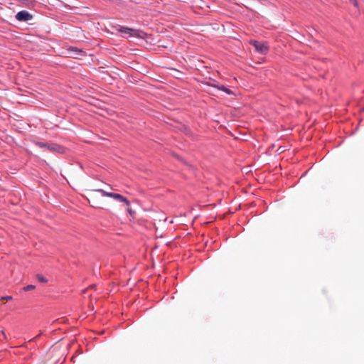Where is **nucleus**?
I'll use <instances>...</instances> for the list:
<instances>
[{"instance_id":"f257e3e1","label":"nucleus","mask_w":364,"mask_h":364,"mask_svg":"<svg viewBox=\"0 0 364 364\" xmlns=\"http://www.w3.org/2000/svg\"><path fill=\"white\" fill-rule=\"evenodd\" d=\"M95 191L101 193L102 195L105 197L112 198L119 202L123 203L127 207H129L131 205L129 200L121 194L108 192L103 189H97Z\"/></svg>"},{"instance_id":"f03ea898","label":"nucleus","mask_w":364,"mask_h":364,"mask_svg":"<svg viewBox=\"0 0 364 364\" xmlns=\"http://www.w3.org/2000/svg\"><path fill=\"white\" fill-rule=\"evenodd\" d=\"M250 43L255 48L256 50L261 54H266L269 50V46L266 42L251 41Z\"/></svg>"},{"instance_id":"7ed1b4c3","label":"nucleus","mask_w":364,"mask_h":364,"mask_svg":"<svg viewBox=\"0 0 364 364\" xmlns=\"http://www.w3.org/2000/svg\"><path fill=\"white\" fill-rule=\"evenodd\" d=\"M32 15L26 11H21L17 13L16 18L19 21H28L32 19Z\"/></svg>"},{"instance_id":"20e7f679","label":"nucleus","mask_w":364,"mask_h":364,"mask_svg":"<svg viewBox=\"0 0 364 364\" xmlns=\"http://www.w3.org/2000/svg\"><path fill=\"white\" fill-rule=\"evenodd\" d=\"M119 31L121 32V33L129 34L130 36H134L135 35L134 33L136 32L135 30H133V29H131V28H125V27L120 28L119 29Z\"/></svg>"},{"instance_id":"39448f33","label":"nucleus","mask_w":364,"mask_h":364,"mask_svg":"<svg viewBox=\"0 0 364 364\" xmlns=\"http://www.w3.org/2000/svg\"><path fill=\"white\" fill-rule=\"evenodd\" d=\"M36 279L38 282H42V283H47L48 282V279L44 277L43 275L41 274H37L36 275Z\"/></svg>"},{"instance_id":"423d86ee","label":"nucleus","mask_w":364,"mask_h":364,"mask_svg":"<svg viewBox=\"0 0 364 364\" xmlns=\"http://www.w3.org/2000/svg\"><path fill=\"white\" fill-rule=\"evenodd\" d=\"M35 288H36V287L34 285L30 284V285H27L26 287H24L23 290L25 291H28L33 290Z\"/></svg>"},{"instance_id":"0eeeda50","label":"nucleus","mask_w":364,"mask_h":364,"mask_svg":"<svg viewBox=\"0 0 364 364\" xmlns=\"http://www.w3.org/2000/svg\"><path fill=\"white\" fill-rule=\"evenodd\" d=\"M36 144L39 147H41V148H46L48 149H50V146L48 144H44V143H42V142H38V143H36Z\"/></svg>"},{"instance_id":"6e6552de","label":"nucleus","mask_w":364,"mask_h":364,"mask_svg":"<svg viewBox=\"0 0 364 364\" xmlns=\"http://www.w3.org/2000/svg\"><path fill=\"white\" fill-rule=\"evenodd\" d=\"M212 86L217 87L218 90L224 91L226 87L224 85H211Z\"/></svg>"},{"instance_id":"1a4fd4ad","label":"nucleus","mask_w":364,"mask_h":364,"mask_svg":"<svg viewBox=\"0 0 364 364\" xmlns=\"http://www.w3.org/2000/svg\"><path fill=\"white\" fill-rule=\"evenodd\" d=\"M223 92H226L228 95H232L233 93L232 90H230V89H228L227 87L225 89V90Z\"/></svg>"},{"instance_id":"9d476101","label":"nucleus","mask_w":364,"mask_h":364,"mask_svg":"<svg viewBox=\"0 0 364 364\" xmlns=\"http://www.w3.org/2000/svg\"><path fill=\"white\" fill-rule=\"evenodd\" d=\"M92 207L94 208H100L99 206V204H98V202L97 201H93V204L92 205Z\"/></svg>"},{"instance_id":"9b49d317","label":"nucleus","mask_w":364,"mask_h":364,"mask_svg":"<svg viewBox=\"0 0 364 364\" xmlns=\"http://www.w3.org/2000/svg\"><path fill=\"white\" fill-rule=\"evenodd\" d=\"M127 212H128L131 215H133V213H134V212L132 210V209L130 208V206H129V207H127Z\"/></svg>"},{"instance_id":"f8f14e48","label":"nucleus","mask_w":364,"mask_h":364,"mask_svg":"<svg viewBox=\"0 0 364 364\" xmlns=\"http://www.w3.org/2000/svg\"><path fill=\"white\" fill-rule=\"evenodd\" d=\"M11 298L12 297L11 296H5V297L3 296V297H1V300H3V299L10 300V299H11Z\"/></svg>"},{"instance_id":"ddd939ff","label":"nucleus","mask_w":364,"mask_h":364,"mask_svg":"<svg viewBox=\"0 0 364 364\" xmlns=\"http://www.w3.org/2000/svg\"><path fill=\"white\" fill-rule=\"evenodd\" d=\"M355 6H358V1L357 0H350Z\"/></svg>"},{"instance_id":"4468645a","label":"nucleus","mask_w":364,"mask_h":364,"mask_svg":"<svg viewBox=\"0 0 364 364\" xmlns=\"http://www.w3.org/2000/svg\"><path fill=\"white\" fill-rule=\"evenodd\" d=\"M95 288V285H91L89 289H94Z\"/></svg>"},{"instance_id":"2eb2a0df","label":"nucleus","mask_w":364,"mask_h":364,"mask_svg":"<svg viewBox=\"0 0 364 364\" xmlns=\"http://www.w3.org/2000/svg\"><path fill=\"white\" fill-rule=\"evenodd\" d=\"M363 110L364 111V107L363 108Z\"/></svg>"}]
</instances>
